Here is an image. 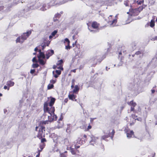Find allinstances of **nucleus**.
I'll return each instance as SVG.
<instances>
[{
	"label": "nucleus",
	"instance_id": "69168bd1",
	"mask_svg": "<svg viewBox=\"0 0 157 157\" xmlns=\"http://www.w3.org/2000/svg\"><path fill=\"white\" fill-rule=\"evenodd\" d=\"M112 15H110L109 17H108V19L110 20V19L111 18V17H112Z\"/></svg>",
	"mask_w": 157,
	"mask_h": 157
},
{
	"label": "nucleus",
	"instance_id": "79ce46f5",
	"mask_svg": "<svg viewBox=\"0 0 157 157\" xmlns=\"http://www.w3.org/2000/svg\"><path fill=\"white\" fill-rule=\"evenodd\" d=\"M139 86L138 84L134 85V87L135 88L136 90H138L139 88Z\"/></svg>",
	"mask_w": 157,
	"mask_h": 157
},
{
	"label": "nucleus",
	"instance_id": "864d4df0",
	"mask_svg": "<svg viewBox=\"0 0 157 157\" xmlns=\"http://www.w3.org/2000/svg\"><path fill=\"white\" fill-rule=\"evenodd\" d=\"M32 61L33 62H36L37 61L36 59V58L35 57H34L32 59Z\"/></svg>",
	"mask_w": 157,
	"mask_h": 157
},
{
	"label": "nucleus",
	"instance_id": "49530a36",
	"mask_svg": "<svg viewBox=\"0 0 157 157\" xmlns=\"http://www.w3.org/2000/svg\"><path fill=\"white\" fill-rule=\"evenodd\" d=\"M151 40L153 41L157 40V36L153 37Z\"/></svg>",
	"mask_w": 157,
	"mask_h": 157
},
{
	"label": "nucleus",
	"instance_id": "39448f33",
	"mask_svg": "<svg viewBox=\"0 0 157 157\" xmlns=\"http://www.w3.org/2000/svg\"><path fill=\"white\" fill-rule=\"evenodd\" d=\"M48 106V103L46 102H45L44 103V112L45 113H48V114L55 115L54 113L55 111L54 107H52V106H50L51 107L49 109Z\"/></svg>",
	"mask_w": 157,
	"mask_h": 157
},
{
	"label": "nucleus",
	"instance_id": "4be33fe9",
	"mask_svg": "<svg viewBox=\"0 0 157 157\" xmlns=\"http://www.w3.org/2000/svg\"><path fill=\"white\" fill-rule=\"evenodd\" d=\"M14 82L11 81H8L7 82V86H12L14 85Z\"/></svg>",
	"mask_w": 157,
	"mask_h": 157
},
{
	"label": "nucleus",
	"instance_id": "5fc2aeb1",
	"mask_svg": "<svg viewBox=\"0 0 157 157\" xmlns=\"http://www.w3.org/2000/svg\"><path fill=\"white\" fill-rule=\"evenodd\" d=\"M69 127H67V128L66 129V131L67 132H69L70 131V130H69Z\"/></svg>",
	"mask_w": 157,
	"mask_h": 157
},
{
	"label": "nucleus",
	"instance_id": "423d86ee",
	"mask_svg": "<svg viewBox=\"0 0 157 157\" xmlns=\"http://www.w3.org/2000/svg\"><path fill=\"white\" fill-rule=\"evenodd\" d=\"M131 9H129V11L131 15L132 16H136L138 15L140 12L142 10V8L132 9L131 6Z\"/></svg>",
	"mask_w": 157,
	"mask_h": 157
},
{
	"label": "nucleus",
	"instance_id": "473e14b6",
	"mask_svg": "<svg viewBox=\"0 0 157 157\" xmlns=\"http://www.w3.org/2000/svg\"><path fill=\"white\" fill-rule=\"evenodd\" d=\"M39 65L37 63H33L32 65V67L34 68H36L38 67Z\"/></svg>",
	"mask_w": 157,
	"mask_h": 157
},
{
	"label": "nucleus",
	"instance_id": "8fccbe9b",
	"mask_svg": "<svg viewBox=\"0 0 157 157\" xmlns=\"http://www.w3.org/2000/svg\"><path fill=\"white\" fill-rule=\"evenodd\" d=\"M35 69H31L30 70V73L32 74H33L35 72Z\"/></svg>",
	"mask_w": 157,
	"mask_h": 157
},
{
	"label": "nucleus",
	"instance_id": "20e7f679",
	"mask_svg": "<svg viewBox=\"0 0 157 157\" xmlns=\"http://www.w3.org/2000/svg\"><path fill=\"white\" fill-rule=\"evenodd\" d=\"M31 33V31H29L26 33H24L21 36L18 37L16 40V42L22 43L24 40L29 36Z\"/></svg>",
	"mask_w": 157,
	"mask_h": 157
},
{
	"label": "nucleus",
	"instance_id": "7c9ffc66",
	"mask_svg": "<svg viewBox=\"0 0 157 157\" xmlns=\"http://www.w3.org/2000/svg\"><path fill=\"white\" fill-rule=\"evenodd\" d=\"M54 87V85L53 84H48V89H51L52 88Z\"/></svg>",
	"mask_w": 157,
	"mask_h": 157
},
{
	"label": "nucleus",
	"instance_id": "e433bc0d",
	"mask_svg": "<svg viewBox=\"0 0 157 157\" xmlns=\"http://www.w3.org/2000/svg\"><path fill=\"white\" fill-rule=\"evenodd\" d=\"M71 47L70 46V44H67V45L65 46V49L67 50L70 49Z\"/></svg>",
	"mask_w": 157,
	"mask_h": 157
},
{
	"label": "nucleus",
	"instance_id": "cd10ccee",
	"mask_svg": "<svg viewBox=\"0 0 157 157\" xmlns=\"http://www.w3.org/2000/svg\"><path fill=\"white\" fill-rule=\"evenodd\" d=\"M38 61L40 63L41 65H44L45 63L44 61L41 59H40L39 58V59H38Z\"/></svg>",
	"mask_w": 157,
	"mask_h": 157
},
{
	"label": "nucleus",
	"instance_id": "bf43d9fd",
	"mask_svg": "<svg viewBox=\"0 0 157 157\" xmlns=\"http://www.w3.org/2000/svg\"><path fill=\"white\" fill-rule=\"evenodd\" d=\"M76 145H75V149H76L78 148H79L80 147V146H76Z\"/></svg>",
	"mask_w": 157,
	"mask_h": 157
},
{
	"label": "nucleus",
	"instance_id": "ea45409f",
	"mask_svg": "<svg viewBox=\"0 0 157 157\" xmlns=\"http://www.w3.org/2000/svg\"><path fill=\"white\" fill-rule=\"evenodd\" d=\"M60 16V13H57V14L55 15V17L56 18H59Z\"/></svg>",
	"mask_w": 157,
	"mask_h": 157
},
{
	"label": "nucleus",
	"instance_id": "f03ea898",
	"mask_svg": "<svg viewBox=\"0 0 157 157\" xmlns=\"http://www.w3.org/2000/svg\"><path fill=\"white\" fill-rule=\"evenodd\" d=\"M48 121H41L40 122V125L36 127L35 130L36 131H38V133L37 136L38 138H40L42 137H44L45 127L43 125L48 124Z\"/></svg>",
	"mask_w": 157,
	"mask_h": 157
},
{
	"label": "nucleus",
	"instance_id": "09e8293b",
	"mask_svg": "<svg viewBox=\"0 0 157 157\" xmlns=\"http://www.w3.org/2000/svg\"><path fill=\"white\" fill-rule=\"evenodd\" d=\"M43 137H42V138H42L41 139V142L42 143H43L44 142L46 141V140L44 138H42ZM40 139H41V138Z\"/></svg>",
	"mask_w": 157,
	"mask_h": 157
},
{
	"label": "nucleus",
	"instance_id": "9d476101",
	"mask_svg": "<svg viewBox=\"0 0 157 157\" xmlns=\"http://www.w3.org/2000/svg\"><path fill=\"white\" fill-rule=\"evenodd\" d=\"M124 131L126 133L127 136L128 138L131 137L132 135L134 134V132L133 131H130L128 128H125Z\"/></svg>",
	"mask_w": 157,
	"mask_h": 157
},
{
	"label": "nucleus",
	"instance_id": "a211bd4d",
	"mask_svg": "<svg viewBox=\"0 0 157 157\" xmlns=\"http://www.w3.org/2000/svg\"><path fill=\"white\" fill-rule=\"evenodd\" d=\"M37 5L39 4V5H38V6H35L34 8L33 7L34 6H31L30 7H29V9L27 10L29 11L30 10H32V9H38V8H39V6H40V3H37Z\"/></svg>",
	"mask_w": 157,
	"mask_h": 157
},
{
	"label": "nucleus",
	"instance_id": "774afa93",
	"mask_svg": "<svg viewBox=\"0 0 157 157\" xmlns=\"http://www.w3.org/2000/svg\"><path fill=\"white\" fill-rule=\"evenodd\" d=\"M61 157H66V156L65 155L62 154L61 155Z\"/></svg>",
	"mask_w": 157,
	"mask_h": 157
},
{
	"label": "nucleus",
	"instance_id": "4d7b16f0",
	"mask_svg": "<svg viewBox=\"0 0 157 157\" xmlns=\"http://www.w3.org/2000/svg\"><path fill=\"white\" fill-rule=\"evenodd\" d=\"M92 128V127L91 125H89L87 127V129L88 130H89L90 129Z\"/></svg>",
	"mask_w": 157,
	"mask_h": 157
},
{
	"label": "nucleus",
	"instance_id": "72a5a7b5",
	"mask_svg": "<svg viewBox=\"0 0 157 157\" xmlns=\"http://www.w3.org/2000/svg\"><path fill=\"white\" fill-rule=\"evenodd\" d=\"M57 33V31L56 30H55L52 33L51 35L53 36H54Z\"/></svg>",
	"mask_w": 157,
	"mask_h": 157
},
{
	"label": "nucleus",
	"instance_id": "0e129e2a",
	"mask_svg": "<svg viewBox=\"0 0 157 157\" xmlns=\"http://www.w3.org/2000/svg\"><path fill=\"white\" fill-rule=\"evenodd\" d=\"M68 101V99L67 98H66L64 101L66 103H67Z\"/></svg>",
	"mask_w": 157,
	"mask_h": 157
},
{
	"label": "nucleus",
	"instance_id": "680f3d73",
	"mask_svg": "<svg viewBox=\"0 0 157 157\" xmlns=\"http://www.w3.org/2000/svg\"><path fill=\"white\" fill-rule=\"evenodd\" d=\"M39 47H36L35 49H34V51H36L38 50V48Z\"/></svg>",
	"mask_w": 157,
	"mask_h": 157
},
{
	"label": "nucleus",
	"instance_id": "a19ab883",
	"mask_svg": "<svg viewBox=\"0 0 157 157\" xmlns=\"http://www.w3.org/2000/svg\"><path fill=\"white\" fill-rule=\"evenodd\" d=\"M67 42V44H70V41L69 40V39L68 38H66L64 40V42Z\"/></svg>",
	"mask_w": 157,
	"mask_h": 157
},
{
	"label": "nucleus",
	"instance_id": "de8ad7c7",
	"mask_svg": "<svg viewBox=\"0 0 157 157\" xmlns=\"http://www.w3.org/2000/svg\"><path fill=\"white\" fill-rule=\"evenodd\" d=\"M19 2V0H14V4H17Z\"/></svg>",
	"mask_w": 157,
	"mask_h": 157
},
{
	"label": "nucleus",
	"instance_id": "3c124183",
	"mask_svg": "<svg viewBox=\"0 0 157 157\" xmlns=\"http://www.w3.org/2000/svg\"><path fill=\"white\" fill-rule=\"evenodd\" d=\"M56 82V81L53 80H51L50 81V82L52 83V84L55 83Z\"/></svg>",
	"mask_w": 157,
	"mask_h": 157
},
{
	"label": "nucleus",
	"instance_id": "37998d69",
	"mask_svg": "<svg viewBox=\"0 0 157 157\" xmlns=\"http://www.w3.org/2000/svg\"><path fill=\"white\" fill-rule=\"evenodd\" d=\"M74 81H75V80L74 79H73L72 80V85L71 86V87L72 88H73L74 87Z\"/></svg>",
	"mask_w": 157,
	"mask_h": 157
},
{
	"label": "nucleus",
	"instance_id": "58836bf2",
	"mask_svg": "<svg viewBox=\"0 0 157 157\" xmlns=\"http://www.w3.org/2000/svg\"><path fill=\"white\" fill-rule=\"evenodd\" d=\"M111 133H112V135L111 136V139H112L113 138V136H114V133H115V131H114V130L113 129L112 130V131Z\"/></svg>",
	"mask_w": 157,
	"mask_h": 157
},
{
	"label": "nucleus",
	"instance_id": "2f4dec72",
	"mask_svg": "<svg viewBox=\"0 0 157 157\" xmlns=\"http://www.w3.org/2000/svg\"><path fill=\"white\" fill-rule=\"evenodd\" d=\"M63 63V60L62 59H61L59 60L57 63V65L58 66L61 65Z\"/></svg>",
	"mask_w": 157,
	"mask_h": 157
},
{
	"label": "nucleus",
	"instance_id": "6e6552de",
	"mask_svg": "<svg viewBox=\"0 0 157 157\" xmlns=\"http://www.w3.org/2000/svg\"><path fill=\"white\" fill-rule=\"evenodd\" d=\"M99 58V56L96 55L94 56L90 60V62L92 63V66L94 67L97 63V59Z\"/></svg>",
	"mask_w": 157,
	"mask_h": 157
},
{
	"label": "nucleus",
	"instance_id": "e2e57ef3",
	"mask_svg": "<svg viewBox=\"0 0 157 157\" xmlns=\"http://www.w3.org/2000/svg\"><path fill=\"white\" fill-rule=\"evenodd\" d=\"M155 90H151V93L152 94H153L154 93V92H155Z\"/></svg>",
	"mask_w": 157,
	"mask_h": 157
},
{
	"label": "nucleus",
	"instance_id": "4468645a",
	"mask_svg": "<svg viewBox=\"0 0 157 157\" xmlns=\"http://www.w3.org/2000/svg\"><path fill=\"white\" fill-rule=\"evenodd\" d=\"M62 118H60L59 120L58 123V124L57 126V128H60L62 127L63 126V122L62 121Z\"/></svg>",
	"mask_w": 157,
	"mask_h": 157
},
{
	"label": "nucleus",
	"instance_id": "c9c22d12",
	"mask_svg": "<svg viewBox=\"0 0 157 157\" xmlns=\"http://www.w3.org/2000/svg\"><path fill=\"white\" fill-rule=\"evenodd\" d=\"M143 53V52H142L139 51L136 52L135 54H136L137 55H140V54H142Z\"/></svg>",
	"mask_w": 157,
	"mask_h": 157
},
{
	"label": "nucleus",
	"instance_id": "f704fd0d",
	"mask_svg": "<svg viewBox=\"0 0 157 157\" xmlns=\"http://www.w3.org/2000/svg\"><path fill=\"white\" fill-rule=\"evenodd\" d=\"M108 137H109V135H104V136H102L101 137V139L103 140H105V139L106 138H108Z\"/></svg>",
	"mask_w": 157,
	"mask_h": 157
},
{
	"label": "nucleus",
	"instance_id": "bb28decb",
	"mask_svg": "<svg viewBox=\"0 0 157 157\" xmlns=\"http://www.w3.org/2000/svg\"><path fill=\"white\" fill-rule=\"evenodd\" d=\"M70 151L72 155H74L76 154V151H77L76 150H75L74 148H71V147H70Z\"/></svg>",
	"mask_w": 157,
	"mask_h": 157
},
{
	"label": "nucleus",
	"instance_id": "393cba45",
	"mask_svg": "<svg viewBox=\"0 0 157 157\" xmlns=\"http://www.w3.org/2000/svg\"><path fill=\"white\" fill-rule=\"evenodd\" d=\"M74 143L76 144H81V138H78L77 140L74 142Z\"/></svg>",
	"mask_w": 157,
	"mask_h": 157
},
{
	"label": "nucleus",
	"instance_id": "338daca9",
	"mask_svg": "<svg viewBox=\"0 0 157 157\" xmlns=\"http://www.w3.org/2000/svg\"><path fill=\"white\" fill-rule=\"evenodd\" d=\"M55 17H54V18H53V20H54V21H56L57 20V19H55Z\"/></svg>",
	"mask_w": 157,
	"mask_h": 157
},
{
	"label": "nucleus",
	"instance_id": "dca6fc26",
	"mask_svg": "<svg viewBox=\"0 0 157 157\" xmlns=\"http://www.w3.org/2000/svg\"><path fill=\"white\" fill-rule=\"evenodd\" d=\"M39 55L38 56V58L39 59H44L45 58V55L44 54L43 52H41V50L40 49H39Z\"/></svg>",
	"mask_w": 157,
	"mask_h": 157
},
{
	"label": "nucleus",
	"instance_id": "a18cd8bd",
	"mask_svg": "<svg viewBox=\"0 0 157 157\" xmlns=\"http://www.w3.org/2000/svg\"><path fill=\"white\" fill-rule=\"evenodd\" d=\"M144 1L143 0L142 1H138L136 2L137 3L138 5H141L142 3L144 2Z\"/></svg>",
	"mask_w": 157,
	"mask_h": 157
},
{
	"label": "nucleus",
	"instance_id": "0eeeda50",
	"mask_svg": "<svg viewBox=\"0 0 157 157\" xmlns=\"http://www.w3.org/2000/svg\"><path fill=\"white\" fill-rule=\"evenodd\" d=\"M89 136L91 139L90 141L91 145L94 146L95 144L97 145L98 144V137H95L92 135Z\"/></svg>",
	"mask_w": 157,
	"mask_h": 157
},
{
	"label": "nucleus",
	"instance_id": "f3484780",
	"mask_svg": "<svg viewBox=\"0 0 157 157\" xmlns=\"http://www.w3.org/2000/svg\"><path fill=\"white\" fill-rule=\"evenodd\" d=\"M99 26V24L96 21L93 22L92 24V27L94 29H96L98 28Z\"/></svg>",
	"mask_w": 157,
	"mask_h": 157
},
{
	"label": "nucleus",
	"instance_id": "603ef678",
	"mask_svg": "<svg viewBox=\"0 0 157 157\" xmlns=\"http://www.w3.org/2000/svg\"><path fill=\"white\" fill-rule=\"evenodd\" d=\"M53 76L55 78H57L58 77V75H57L55 74H54V71L53 72Z\"/></svg>",
	"mask_w": 157,
	"mask_h": 157
},
{
	"label": "nucleus",
	"instance_id": "c756f323",
	"mask_svg": "<svg viewBox=\"0 0 157 157\" xmlns=\"http://www.w3.org/2000/svg\"><path fill=\"white\" fill-rule=\"evenodd\" d=\"M68 97L70 99L73 100L75 98V96L74 94H70L68 95Z\"/></svg>",
	"mask_w": 157,
	"mask_h": 157
},
{
	"label": "nucleus",
	"instance_id": "1a4fd4ad",
	"mask_svg": "<svg viewBox=\"0 0 157 157\" xmlns=\"http://www.w3.org/2000/svg\"><path fill=\"white\" fill-rule=\"evenodd\" d=\"M48 121L50 122H52L54 120L56 121L57 118V117L56 115L51 114H48Z\"/></svg>",
	"mask_w": 157,
	"mask_h": 157
},
{
	"label": "nucleus",
	"instance_id": "f8f14e48",
	"mask_svg": "<svg viewBox=\"0 0 157 157\" xmlns=\"http://www.w3.org/2000/svg\"><path fill=\"white\" fill-rule=\"evenodd\" d=\"M54 51L52 50H48L47 51L45 54L47 59H48L50 56L54 54Z\"/></svg>",
	"mask_w": 157,
	"mask_h": 157
},
{
	"label": "nucleus",
	"instance_id": "412c9836",
	"mask_svg": "<svg viewBox=\"0 0 157 157\" xmlns=\"http://www.w3.org/2000/svg\"><path fill=\"white\" fill-rule=\"evenodd\" d=\"M132 117L135 120H137L139 121H141L142 120V119L141 118L139 117L138 118H136V117H137V116H136L135 114H132Z\"/></svg>",
	"mask_w": 157,
	"mask_h": 157
},
{
	"label": "nucleus",
	"instance_id": "4c0bfd02",
	"mask_svg": "<svg viewBox=\"0 0 157 157\" xmlns=\"http://www.w3.org/2000/svg\"><path fill=\"white\" fill-rule=\"evenodd\" d=\"M128 1L127 0L126 1H124V4L126 6H128Z\"/></svg>",
	"mask_w": 157,
	"mask_h": 157
},
{
	"label": "nucleus",
	"instance_id": "6e6d98bb",
	"mask_svg": "<svg viewBox=\"0 0 157 157\" xmlns=\"http://www.w3.org/2000/svg\"><path fill=\"white\" fill-rule=\"evenodd\" d=\"M4 89L5 90L7 89L8 90H9V87L8 88L7 86H5L4 87Z\"/></svg>",
	"mask_w": 157,
	"mask_h": 157
},
{
	"label": "nucleus",
	"instance_id": "7ed1b4c3",
	"mask_svg": "<svg viewBox=\"0 0 157 157\" xmlns=\"http://www.w3.org/2000/svg\"><path fill=\"white\" fill-rule=\"evenodd\" d=\"M66 1L63 0L61 2H59L58 0H52L49 3V4H44L40 8V10L42 11H45L50 8V6H59L65 3Z\"/></svg>",
	"mask_w": 157,
	"mask_h": 157
},
{
	"label": "nucleus",
	"instance_id": "f257e3e1",
	"mask_svg": "<svg viewBox=\"0 0 157 157\" xmlns=\"http://www.w3.org/2000/svg\"><path fill=\"white\" fill-rule=\"evenodd\" d=\"M54 142H55L56 144L55 146L59 150H63L65 148L70 144L68 140L67 139H63L61 137H58L56 139H53Z\"/></svg>",
	"mask_w": 157,
	"mask_h": 157
},
{
	"label": "nucleus",
	"instance_id": "a878e982",
	"mask_svg": "<svg viewBox=\"0 0 157 157\" xmlns=\"http://www.w3.org/2000/svg\"><path fill=\"white\" fill-rule=\"evenodd\" d=\"M4 10V11H8L9 10V9L6 8V7H4L3 6H0V11H1L2 10Z\"/></svg>",
	"mask_w": 157,
	"mask_h": 157
},
{
	"label": "nucleus",
	"instance_id": "2eb2a0df",
	"mask_svg": "<svg viewBox=\"0 0 157 157\" xmlns=\"http://www.w3.org/2000/svg\"><path fill=\"white\" fill-rule=\"evenodd\" d=\"M117 22V19L113 20L112 21H108V23L110 24V26L111 27H114L115 26Z\"/></svg>",
	"mask_w": 157,
	"mask_h": 157
},
{
	"label": "nucleus",
	"instance_id": "b1692460",
	"mask_svg": "<svg viewBox=\"0 0 157 157\" xmlns=\"http://www.w3.org/2000/svg\"><path fill=\"white\" fill-rule=\"evenodd\" d=\"M79 88L78 85H75V86L74 89L73 90L74 93H76L79 90Z\"/></svg>",
	"mask_w": 157,
	"mask_h": 157
},
{
	"label": "nucleus",
	"instance_id": "13d9d810",
	"mask_svg": "<svg viewBox=\"0 0 157 157\" xmlns=\"http://www.w3.org/2000/svg\"><path fill=\"white\" fill-rule=\"evenodd\" d=\"M155 119H156L157 121L155 122V125H157V115H156L155 116Z\"/></svg>",
	"mask_w": 157,
	"mask_h": 157
},
{
	"label": "nucleus",
	"instance_id": "052dcab7",
	"mask_svg": "<svg viewBox=\"0 0 157 157\" xmlns=\"http://www.w3.org/2000/svg\"><path fill=\"white\" fill-rule=\"evenodd\" d=\"M96 118H90V121L91 122L92 121H93V120L95 119H96Z\"/></svg>",
	"mask_w": 157,
	"mask_h": 157
},
{
	"label": "nucleus",
	"instance_id": "9b49d317",
	"mask_svg": "<svg viewBox=\"0 0 157 157\" xmlns=\"http://www.w3.org/2000/svg\"><path fill=\"white\" fill-rule=\"evenodd\" d=\"M128 104L131 106V111H134V112L137 113L136 110H135L134 107L136 105V103L134 102L133 101H131L130 102H128Z\"/></svg>",
	"mask_w": 157,
	"mask_h": 157
},
{
	"label": "nucleus",
	"instance_id": "ddd939ff",
	"mask_svg": "<svg viewBox=\"0 0 157 157\" xmlns=\"http://www.w3.org/2000/svg\"><path fill=\"white\" fill-rule=\"evenodd\" d=\"M50 43V42L49 41H47L46 42H44L41 45H39L38 47L39 48H42V49L43 50L46 46H48Z\"/></svg>",
	"mask_w": 157,
	"mask_h": 157
},
{
	"label": "nucleus",
	"instance_id": "6ab92c4d",
	"mask_svg": "<svg viewBox=\"0 0 157 157\" xmlns=\"http://www.w3.org/2000/svg\"><path fill=\"white\" fill-rule=\"evenodd\" d=\"M55 101V99L54 98H51L50 101L49 103V105L50 106H52L54 104Z\"/></svg>",
	"mask_w": 157,
	"mask_h": 157
},
{
	"label": "nucleus",
	"instance_id": "5701e85b",
	"mask_svg": "<svg viewBox=\"0 0 157 157\" xmlns=\"http://www.w3.org/2000/svg\"><path fill=\"white\" fill-rule=\"evenodd\" d=\"M126 53V50H124L123 49V50H122L121 51H120L119 53V57H120V55H125Z\"/></svg>",
	"mask_w": 157,
	"mask_h": 157
},
{
	"label": "nucleus",
	"instance_id": "aec40b11",
	"mask_svg": "<svg viewBox=\"0 0 157 157\" xmlns=\"http://www.w3.org/2000/svg\"><path fill=\"white\" fill-rule=\"evenodd\" d=\"M136 42H134L132 43L131 45V46L132 47V49L131 50V51H133L136 49Z\"/></svg>",
	"mask_w": 157,
	"mask_h": 157
},
{
	"label": "nucleus",
	"instance_id": "c03bdc74",
	"mask_svg": "<svg viewBox=\"0 0 157 157\" xmlns=\"http://www.w3.org/2000/svg\"><path fill=\"white\" fill-rule=\"evenodd\" d=\"M56 72L58 75H60L61 73V71L60 70H56Z\"/></svg>",
	"mask_w": 157,
	"mask_h": 157
},
{
	"label": "nucleus",
	"instance_id": "c85d7f7f",
	"mask_svg": "<svg viewBox=\"0 0 157 157\" xmlns=\"http://www.w3.org/2000/svg\"><path fill=\"white\" fill-rule=\"evenodd\" d=\"M150 25L151 27H153L155 25V21L153 20H151L150 23Z\"/></svg>",
	"mask_w": 157,
	"mask_h": 157
}]
</instances>
